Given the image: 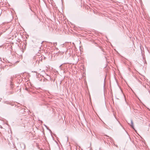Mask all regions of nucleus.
Wrapping results in <instances>:
<instances>
[{
    "instance_id": "f257e3e1",
    "label": "nucleus",
    "mask_w": 150,
    "mask_h": 150,
    "mask_svg": "<svg viewBox=\"0 0 150 150\" xmlns=\"http://www.w3.org/2000/svg\"><path fill=\"white\" fill-rule=\"evenodd\" d=\"M130 121L131 122V124H130V123L128 122H127V123L133 129H135L132 120L131 119Z\"/></svg>"
},
{
    "instance_id": "f03ea898",
    "label": "nucleus",
    "mask_w": 150,
    "mask_h": 150,
    "mask_svg": "<svg viewBox=\"0 0 150 150\" xmlns=\"http://www.w3.org/2000/svg\"><path fill=\"white\" fill-rule=\"evenodd\" d=\"M45 126L46 127L47 129L48 130H49V131H50V133L51 134H52V132L51 130L50 129H49V128H48V127L47 126H46V125H45Z\"/></svg>"
},
{
    "instance_id": "7ed1b4c3",
    "label": "nucleus",
    "mask_w": 150,
    "mask_h": 150,
    "mask_svg": "<svg viewBox=\"0 0 150 150\" xmlns=\"http://www.w3.org/2000/svg\"><path fill=\"white\" fill-rule=\"evenodd\" d=\"M105 136L106 137H108V139H109L111 141L113 140L112 139L111 137H109V136H108L107 135H106Z\"/></svg>"
},
{
    "instance_id": "20e7f679",
    "label": "nucleus",
    "mask_w": 150,
    "mask_h": 150,
    "mask_svg": "<svg viewBox=\"0 0 150 150\" xmlns=\"http://www.w3.org/2000/svg\"><path fill=\"white\" fill-rule=\"evenodd\" d=\"M28 6H29V7L30 9V10L32 11H33L32 10V9H31V7L30 6V5L29 3H28Z\"/></svg>"
},
{
    "instance_id": "39448f33",
    "label": "nucleus",
    "mask_w": 150,
    "mask_h": 150,
    "mask_svg": "<svg viewBox=\"0 0 150 150\" xmlns=\"http://www.w3.org/2000/svg\"><path fill=\"white\" fill-rule=\"evenodd\" d=\"M4 103H6V104H10V103L9 102H7V101H4Z\"/></svg>"
},
{
    "instance_id": "423d86ee",
    "label": "nucleus",
    "mask_w": 150,
    "mask_h": 150,
    "mask_svg": "<svg viewBox=\"0 0 150 150\" xmlns=\"http://www.w3.org/2000/svg\"><path fill=\"white\" fill-rule=\"evenodd\" d=\"M13 84L12 83L11 81L10 82V86L11 88H13Z\"/></svg>"
},
{
    "instance_id": "0eeeda50",
    "label": "nucleus",
    "mask_w": 150,
    "mask_h": 150,
    "mask_svg": "<svg viewBox=\"0 0 150 150\" xmlns=\"http://www.w3.org/2000/svg\"><path fill=\"white\" fill-rule=\"evenodd\" d=\"M53 45L54 46H55L57 45V42H54L53 43Z\"/></svg>"
},
{
    "instance_id": "6e6552de",
    "label": "nucleus",
    "mask_w": 150,
    "mask_h": 150,
    "mask_svg": "<svg viewBox=\"0 0 150 150\" xmlns=\"http://www.w3.org/2000/svg\"><path fill=\"white\" fill-rule=\"evenodd\" d=\"M62 64L60 65L59 66V68L60 69H61L62 68H61V66H62Z\"/></svg>"
},
{
    "instance_id": "1a4fd4ad",
    "label": "nucleus",
    "mask_w": 150,
    "mask_h": 150,
    "mask_svg": "<svg viewBox=\"0 0 150 150\" xmlns=\"http://www.w3.org/2000/svg\"><path fill=\"white\" fill-rule=\"evenodd\" d=\"M9 105H10L12 106H13L14 105L12 103H10V104H9Z\"/></svg>"
},
{
    "instance_id": "9d476101",
    "label": "nucleus",
    "mask_w": 150,
    "mask_h": 150,
    "mask_svg": "<svg viewBox=\"0 0 150 150\" xmlns=\"http://www.w3.org/2000/svg\"><path fill=\"white\" fill-rule=\"evenodd\" d=\"M44 78V79H45L46 80H47V79H45V78L44 77V76H42Z\"/></svg>"
},
{
    "instance_id": "9b49d317",
    "label": "nucleus",
    "mask_w": 150,
    "mask_h": 150,
    "mask_svg": "<svg viewBox=\"0 0 150 150\" xmlns=\"http://www.w3.org/2000/svg\"><path fill=\"white\" fill-rule=\"evenodd\" d=\"M115 145L116 147H118V146L117 145Z\"/></svg>"
},
{
    "instance_id": "f8f14e48",
    "label": "nucleus",
    "mask_w": 150,
    "mask_h": 150,
    "mask_svg": "<svg viewBox=\"0 0 150 150\" xmlns=\"http://www.w3.org/2000/svg\"><path fill=\"white\" fill-rule=\"evenodd\" d=\"M148 91L149 92V93H150V91L148 89Z\"/></svg>"
},
{
    "instance_id": "ddd939ff",
    "label": "nucleus",
    "mask_w": 150,
    "mask_h": 150,
    "mask_svg": "<svg viewBox=\"0 0 150 150\" xmlns=\"http://www.w3.org/2000/svg\"><path fill=\"white\" fill-rule=\"evenodd\" d=\"M1 98H0V101H1Z\"/></svg>"
},
{
    "instance_id": "4468645a",
    "label": "nucleus",
    "mask_w": 150,
    "mask_h": 150,
    "mask_svg": "<svg viewBox=\"0 0 150 150\" xmlns=\"http://www.w3.org/2000/svg\"><path fill=\"white\" fill-rule=\"evenodd\" d=\"M145 88H147H147H146V86H145Z\"/></svg>"
},
{
    "instance_id": "2eb2a0df",
    "label": "nucleus",
    "mask_w": 150,
    "mask_h": 150,
    "mask_svg": "<svg viewBox=\"0 0 150 150\" xmlns=\"http://www.w3.org/2000/svg\"><path fill=\"white\" fill-rule=\"evenodd\" d=\"M114 115V116H115V118H116V119H117V118H116V117L115 116V115Z\"/></svg>"
},
{
    "instance_id": "dca6fc26",
    "label": "nucleus",
    "mask_w": 150,
    "mask_h": 150,
    "mask_svg": "<svg viewBox=\"0 0 150 150\" xmlns=\"http://www.w3.org/2000/svg\"><path fill=\"white\" fill-rule=\"evenodd\" d=\"M46 75L47 76H49V75L48 74H46Z\"/></svg>"
},
{
    "instance_id": "f3484780",
    "label": "nucleus",
    "mask_w": 150,
    "mask_h": 150,
    "mask_svg": "<svg viewBox=\"0 0 150 150\" xmlns=\"http://www.w3.org/2000/svg\"><path fill=\"white\" fill-rule=\"evenodd\" d=\"M26 1H28V0H27Z\"/></svg>"
}]
</instances>
